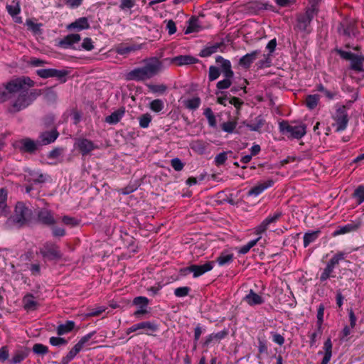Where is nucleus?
<instances>
[{"mask_svg":"<svg viewBox=\"0 0 364 364\" xmlns=\"http://www.w3.org/2000/svg\"><path fill=\"white\" fill-rule=\"evenodd\" d=\"M149 107L152 111L159 112L164 109V103L160 99L154 100L150 102Z\"/></svg>","mask_w":364,"mask_h":364,"instance_id":"49","label":"nucleus"},{"mask_svg":"<svg viewBox=\"0 0 364 364\" xmlns=\"http://www.w3.org/2000/svg\"><path fill=\"white\" fill-rule=\"evenodd\" d=\"M23 308L26 311H35L38 306V303L35 300V298L33 294H26L22 300Z\"/></svg>","mask_w":364,"mask_h":364,"instance_id":"28","label":"nucleus"},{"mask_svg":"<svg viewBox=\"0 0 364 364\" xmlns=\"http://www.w3.org/2000/svg\"><path fill=\"white\" fill-rule=\"evenodd\" d=\"M124 114V109H119L112 112L110 115L106 117L105 122L109 124H115L121 120Z\"/></svg>","mask_w":364,"mask_h":364,"instance_id":"32","label":"nucleus"},{"mask_svg":"<svg viewBox=\"0 0 364 364\" xmlns=\"http://www.w3.org/2000/svg\"><path fill=\"white\" fill-rule=\"evenodd\" d=\"M58 135L59 134L56 129L42 132L39 135V139L38 140L39 146L48 145L54 142Z\"/></svg>","mask_w":364,"mask_h":364,"instance_id":"16","label":"nucleus"},{"mask_svg":"<svg viewBox=\"0 0 364 364\" xmlns=\"http://www.w3.org/2000/svg\"><path fill=\"white\" fill-rule=\"evenodd\" d=\"M80 39L81 37L80 34H68L58 41V46L65 49L73 48V46L78 43L80 41Z\"/></svg>","mask_w":364,"mask_h":364,"instance_id":"15","label":"nucleus"},{"mask_svg":"<svg viewBox=\"0 0 364 364\" xmlns=\"http://www.w3.org/2000/svg\"><path fill=\"white\" fill-rule=\"evenodd\" d=\"M34 85V82L28 77L22 76L13 79L0 87V103L11 101L10 112H20L41 95V90H28Z\"/></svg>","mask_w":364,"mask_h":364,"instance_id":"1","label":"nucleus"},{"mask_svg":"<svg viewBox=\"0 0 364 364\" xmlns=\"http://www.w3.org/2000/svg\"><path fill=\"white\" fill-rule=\"evenodd\" d=\"M171 165L172 168L176 171H181L184 167V164L178 158H174L171 160Z\"/></svg>","mask_w":364,"mask_h":364,"instance_id":"58","label":"nucleus"},{"mask_svg":"<svg viewBox=\"0 0 364 364\" xmlns=\"http://www.w3.org/2000/svg\"><path fill=\"white\" fill-rule=\"evenodd\" d=\"M215 61L218 64H220L221 72L225 77H233L234 73L232 70L231 63L229 60L218 55L216 57Z\"/></svg>","mask_w":364,"mask_h":364,"instance_id":"18","label":"nucleus"},{"mask_svg":"<svg viewBox=\"0 0 364 364\" xmlns=\"http://www.w3.org/2000/svg\"><path fill=\"white\" fill-rule=\"evenodd\" d=\"M75 145L77 146V148L80 151L82 155L88 154L90 151H92L96 148L93 142L87 139H77L75 142Z\"/></svg>","mask_w":364,"mask_h":364,"instance_id":"21","label":"nucleus"},{"mask_svg":"<svg viewBox=\"0 0 364 364\" xmlns=\"http://www.w3.org/2000/svg\"><path fill=\"white\" fill-rule=\"evenodd\" d=\"M232 151H223V152H221L220 154H218V155H216V156L215 157V159H214V162H215V164L217 166H220L221 165H223L226 160L228 159V154H231Z\"/></svg>","mask_w":364,"mask_h":364,"instance_id":"48","label":"nucleus"},{"mask_svg":"<svg viewBox=\"0 0 364 364\" xmlns=\"http://www.w3.org/2000/svg\"><path fill=\"white\" fill-rule=\"evenodd\" d=\"M147 87L149 90V91L152 92L153 93L163 94L167 90V87L163 84H161V85L149 84V85H147Z\"/></svg>","mask_w":364,"mask_h":364,"instance_id":"51","label":"nucleus"},{"mask_svg":"<svg viewBox=\"0 0 364 364\" xmlns=\"http://www.w3.org/2000/svg\"><path fill=\"white\" fill-rule=\"evenodd\" d=\"M7 191L5 188L0 189V212L1 214L6 215L9 213L7 206Z\"/></svg>","mask_w":364,"mask_h":364,"instance_id":"34","label":"nucleus"},{"mask_svg":"<svg viewBox=\"0 0 364 364\" xmlns=\"http://www.w3.org/2000/svg\"><path fill=\"white\" fill-rule=\"evenodd\" d=\"M39 221L46 225H52L55 223V220L51 212L47 209H41L38 213Z\"/></svg>","mask_w":364,"mask_h":364,"instance_id":"27","label":"nucleus"},{"mask_svg":"<svg viewBox=\"0 0 364 364\" xmlns=\"http://www.w3.org/2000/svg\"><path fill=\"white\" fill-rule=\"evenodd\" d=\"M316 14L317 9L315 6L308 7L304 13L297 16L295 28L306 33H311V23Z\"/></svg>","mask_w":364,"mask_h":364,"instance_id":"3","label":"nucleus"},{"mask_svg":"<svg viewBox=\"0 0 364 364\" xmlns=\"http://www.w3.org/2000/svg\"><path fill=\"white\" fill-rule=\"evenodd\" d=\"M32 350H33V353H35L38 355H41V356L45 355L49 351L48 346H46L42 343L34 344L32 348Z\"/></svg>","mask_w":364,"mask_h":364,"instance_id":"44","label":"nucleus"},{"mask_svg":"<svg viewBox=\"0 0 364 364\" xmlns=\"http://www.w3.org/2000/svg\"><path fill=\"white\" fill-rule=\"evenodd\" d=\"M62 221L65 225H70L72 227L75 226L78 224L77 220H76L75 218L70 217L68 215L63 217Z\"/></svg>","mask_w":364,"mask_h":364,"instance_id":"62","label":"nucleus"},{"mask_svg":"<svg viewBox=\"0 0 364 364\" xmlns=\"http://www.w3.org/2000/svg\"><path fill=\"white\" fill-rule=\"evenodd\" d=\"M231 78L232 77H225L223 80L218 81L216 85L217 88L219 90H225L229 88L232 84Z\"/></svg>","mask_w":364,"mask_h":364,"instance_id":"57","label":"nucleus"},{"mask_svg":"<svg viewBox=\"0 0 364 364\" xmlns=\"http://www.w3.org/2000/svg\"><path fill=\"white\" fill-rule=\"evenodd\" d=\"M134 6V0H121L120 9L122 10L130 9Z\"/></svg>","mask_w":364,"mask_h":364,"instance_id":"64","label":"nucleus"},{"mask_svg":"<svg viewBox=\"0 0 364 364\" xmlns=\"http://www.w3.org/2000/svg\"><path fill=\"white\" fill-rule=\"evenodd\" d=\"M349 320H350V327L345 326L342 331L343 337H346L350 333V328H353L355 326L356 323V317L355 314L352 309L348 311Z\"/></svg>","mask_w":364,"mask_h":364,"instance_id":"36","label":"nucleus"},{"mask_svg":"<svg viewBox=\"0 0 364 364\" xmlns=\"http://www.w3.org/2000/svg\"><path fill=\"white\" fill-rule=\"evenodd\" d=\"M361 225L360 221H353L343 226H339L336 230L333 233V236L343 235L356 231Z\"/></svg>","mask_w":364,"mask_h":364,"instance_id":"19","label":"nucleus"},{"mask_svg":"<svg viewBox=\"0 0 364 364\" xmlns=\"http://www.w3.org/2000/svg\"><path fill=\"white\" fill-rule=\"evenodd\" d=\"M266 120L262 115H259L255 119L250 120L245 124V127L250 131L260 132L261 129L264 126Z\"/></svg>","mask_w":364,"mask_h":364,"instance_id":"25","label":"nucleus"},{"mask_svg":"<svg viewBox=\"0 0 364 364\" xmlns=\"http://www.w3.org/2000/svg\"><path fill=\"white\" fill-rule=\"evenodd\" d=\"M320 230H316L311 232H306L304 235V246L308 247L311 243L314 242L319 236Z\"/></svg>","mask_w":364,"mask_h":364,"instance_id":"37","label":"nucleus"},{"mask_svg":"<svg viewBox=\"0 0 364 364\" xmlns=\"http://www.w3.org/2000/svg\"><path fill=\"white\" fill-rule=\"evenodd\" d=\"M220 75V68L211 65L209 68V72H208V79L210 81H214L216 79L219 77Z\"/></svg>","mask_w":364,"mask_h":364,"instance_id":"52","label":"nucleus"},{"mask_svg":"<svg viewBox=\"0 0 364 364\" xmlns=\"http://www.w3.org/2000/svg\"><path fill=\"white\" fill-rule=\"evenodd\" d=\"M191 149L199 154H203L207 149V144L202 141H195L191 144Z\"/></svg>","mask_w":364,"mask_h":364,"instance_id":"42","label":"nucleus"},{"mask_svg":"<svg viewBox=\"0 0 364 364\" xmlns=\"http://www.w3.org/2000/svg\"><path fill=\"white\" fill-rule=\"evenodd\" d=\"M38 146V141H35L30 138H23L16 142V148L25 153L33 154Z\"/></svg>","mask_w":364,"mask_h":364,"instance_id":"14","label":"nucleus"},{"mask_svg":"<svg viewBox=\"0 0 364 364\" xmlns=\"http://www.w3.org/2000/svg\"><path fill=\"white\" fill-rule=\"evenodd\" d=\"M274 184V181L272 180H267L264 182H262L257 186L252 187L248 191V196H257L261 194L264 190L272 186Z\"/></svg>","mask_w":364,"mask_h":364,"instance_id":"26","label":"nucleus"},{"mask_svg":"<svg viewBox=\"0 0 364 364\" xmlns=\"http://www.w3.org/2000/svg\"><path fill=\"white\" fill-rule=\"evenodd\" d=\"M191 288L188 287H181L174 290V294L177 297H184L189 294Z\"/></svg>","mask_w":364,"mask_h":364,"instance_id":"54","label":"nucleus"},{"mask_svg":"<svg viewBox=\"0 0 364 364\" xmlns=\"http://www.w3.org/2000/svg\"><path fill=\"white\" fill-rule=\"evenodd\" d=\"M282 213L280 211L275 212L272 215H269L262 223L255 228V233L257 235H262L272 225H274L281 218Z\"/></svg>","mask_w":364,"mask_h":364,"instance_id":"10","label":"nucleus"},{"mask_svg":"<svg viewBox=\"0 0 364 364\" xmlns=\"http://www.w3.org/2000/svg\"><path fill=\"white\" fill-rule=\"evenodd\" d=\"M95 334V331H92L84 336H82L80 341L77 343V344L83 349L85 347L88 346L90 345V341L93 337V336Z\"/></svg>","mask_w":364,"mask_h":364,"instance_id":"47","label":"nucleus"},{"mask_svg":"<svg viewBox=\"0 0 364 364\" xmlns=\"http://www.w3.org/2000/svg\"><path fill=\"white\" fill-rule=\"evenodd\" d=\"M203 114L207 118L209 125L212 127H215L216 126V119L212 109L209 107L206 108Z\"/></svg>","mask_w":364,"mask_h":364,"instance_id":"50","label":"nucleus"},{"mask_svg":"<svg viewBox=\"0 0 364 364\" xmlns=\"http://www.w3.org/2000/svg\"><path fill=\"white\" fill-rule=\"evenodd\" d=\"M222 47H225L223 41L215 43H208L200 50L199 55L203 58L210 56L212 54L218 52Z\"/></svg>","mask_w":364,"mask_h":364,"instance_id":"22","label":"nucleus"},{"mask_svg":"<svg viewBox=\"0 0 364 364\" xmlns=\"http://www.w3.org/2000/svg\"><path fill=\"white\" fill-rule=\"evenodd\" d=\"M82 349L76 343L68 354L61 359V364H68Z\"/></svg>","mask_w":364,"mask_h":364,"instance_id":"33","label":"nucleus"},{"mask_svg":"<svg viewBox=\"0 0 364 364\" xmlns=\"http://www.w3.org/2000/svg\"><path fill=\"white\" fill-rule=\"evenodd\" d=\"M233 260V254L222 252L217 258V262L220 266H225L231 263Z\"/></svg>","mask_w":364,"mask_h":364,"instance_id":"40","label":"nucleus"},{"mask_svg":"<svg viewBox=\"0 0 364 364\" xmlns=\"http://www.w3.org/2000/svg\"><path fill=\"white\" fill-rule=\"evenodd\" d=\"M243 301L251 306L260 305L264 302L263 297L252 289H250L249 293L243 298Z\"/></svg>","mask_w":364,"mask_h":364,"instance_id":"24","label":"nucleus"},{"mask_svg":"<svg viewBox=\"0 0 364 364\" xmlns=\"http://www.w3.org/2000/svg\"><path fill=\"white\" fill-rule=\"evenodd\" d=\"M40 253L44 258L49 260L57 259L61 257L58 247L51 242H46L43 247L40 248Z\"/></svg>","mask_w":364,"mask_h":364,"instance_id":"11","label":"nucleus"},{"mask_svg":"<svg viewBox=\"0 0 364 364\" xmlns=\"http://www.w3.org/2000/svg\"><path fill=\"white\" fill-rule=\"evenodd\" d=\"M214 264L215 262L209 261L201 265L191 264L188 267L181 269L180 273L183 276H187L190 273H192L193 277L194 278H197L212 270L214 267Z\"/></svg>","mask_w":364,"mask_h":364,"instance_id":"7","label":"nucleus"},{"mask_svg":"<svg viewBox=\"0 0 364 364\" xmlns=\"http://www.w3.org/2000/svg\"><path fill=\"white\" fill-rule=\"evenodd\" d=\"M49 343L53 346H60L67 345L68 341L62 337L52 336L49 338Z\"/></svg>","mask_w":364,"mask_h":364,"instance_id":"53","label":"nucleus"},{"mask_svg":"<svg viewBox=\"0 0 364 364\" xmlns=\"http://www.w3.org/2000/svg\"><path fill=\"white\" fill-rule=\"evenodd\" d=\"M346 255L347 254L344 252H338L328 261L319 277L321 282L331 277H335L333 274L335 268L339 264L340 262L346 259Z\"/></svg>","mask_w":364,"mask_h":364,"instance_id":"5","label":"nucleus"},{"mask_svg":"<svg viewBox=\"0 0 364 364\" xmlns=\"http://www.w3.org/2000/svg\"><path fill=\"white\" fill-rule=\"evenodd\" d=\"M333 119L335 121L333 125L336 127V132H342L346 129L349 119L345 105L340 106L336 109Z\"/></svg>","mask_w":364,"mask_h":364,"instance_id":"9","label":"nucleus"},{"mask_svg":"<svg viewBox=\"0 0 364 364\" xmlns=\"http://www.w3.org/2000/svg\"><path fill=\"white\" fill-rule=\"evenodd\" d=\"M32 210L23 202H18L15 206L14 215L8 220L19 226L26 224L31 219Z\"/></svg>","mask_w":364,"mask_h":364,"instance_id":"4","label":"nucleus"},{"mask_svg":"<svg viewBox=\"0 0 364 364\" xmlns=\"http://www.w3.org/2000/svg\"><path fill=\"white\" fill-rule=\"evenodd\" d=\"M28 355V352L26 349L18 350L15 352L11 359L9 360L11 364H18L22 362Z\"/></svg>","mask_w":364,"mask_h":364,"instance_id":"35","label":"nucleus"},{"mask_svg":"<svg viewBox=\"0 0 364 364\" xmlns=\"http://www.w3.org/2000/svg\"><path fill=\"white\" fill-rule=\"evenodd\" d=\"M333 344L331 338L326 339L323 343V350L318 352V355H323V357L321 364H328L332 357Z\"/></svg>","mask_w":364,"mask_h":364,"instance_id":"17","label":"nucleus"},{"mask_svg":"<svg viewBox=\"0 0 364 364\" xmlns=\"http://www.w3.org/2000/svg\"><path fill=\"white\" fill-rule=\"evenodd\" d=\"M6 10H7L8 13L12 16H16L17 14H18L21 11L19 6L18 4L16 6L7 5Z\"/></svg>","mask_w":364,"mask_h":364,"instance_id":"63","label":"nucleus"},{"mask_svg":"<svg viewBox=\"0 0 364 364\" xmlns=\"http://www.w3.org/2000/svg\"><path fill=\"white\" fill-rule=\"evenodd\" d=\"M222 129L228 133H232L236 127V122L229 121L222 124Z\"/></svg>","mask_w":364,"mask_h":364,"instance_id":"59","label":"nucleus"},{"mask_svg":"<svg viewBox=\"0 0 364 364\" xmlns=\"http://www.w3.org/2000/svg\"><path fill=\"white\" fill-rule=\"evenodd\" d=\"M200 25L197 18H192L188 21V26L186 29L185 33L188 34L199 31Z\"/></svg>","mask_w":364,"mask_h":364,"instance_id":"43","label":"nucleus"},{"mask_svg":"<svg viewBox=\"0 0 364 364\" xmlns=\"http://www.w3.org/2000/svg\"><path fill=\"white\" fill-rule=\"evenodd\" d=\"M89 28L90 23L86 17L79 18L67 26V28L69 30L76 29L77 31H82Z\"/></svg>","mask_w":364,"mask_h":364,"instance_id":"29","label":"nucleus"},{"mask_svg":"<svg viewBox=\"0 0 364 364\" xmlns=\"http://www.w3.org/2000/svg\"><path fill=\"white\" fill-rule=\"evenodd\" d=\"M133 305L136 306L137 309L134 312V316L137 318H141L142 315L149 313L148 305L149 300L145 296H136L133 299Z\"/></svg>","mask_w":364,"mask_h":364,"instance_id":"13","label":"nucleus"},{"mask_svg":"<svg viewBox=\"0 0 364 364\" xmlns=\"http://www.w3.org/2000/svg\"><path fill=\"white\" fill-rule=\"evenodd\" d=\"M258 351L261 354H267L268 353V347L267 342L264 339L258 338Z\"/></svg>","mask_w":364,"mask_h":364,"instance_id":"61","label":"nucleus"},{"mask_svg":"<svg viewBox=\"0 0 364 364\" xmlns=\"http://www.w3.org/2000/svg\"><path fill=\"white\" fill-rule=\"evenodd\" d=\"M338 31L341 35L343 36H355L354 26L353 23L348 21L341 22L338 27Z\"/></svg>","mask_w":364,"mask_h":364,"instance_id":"30","label":"nucleus"},{"mask_svg":"<svg viewBox=\"0 0 364 364\" xmlns=\"http://www.w3.org/2000/svg\"><path fill=\"white\" fill-rule=\"evenodd\" d=\"M270 334L272 336V341L274 343H277L279 346H282L284 343L285 339L282 335H281L275 331H271Z\"/></svg>","mask_w":364,"mask_h":364,"instance_id":"55","label":"nucleus"},{"mask_svg":"<svg viewBox=\"0 0 364 364\" xmlns=\"http://www.w3.org/2000/svg\"><path fill=\"white\" fill-rule=\"evenodd\" d=\"M259 53V50H254L243 55L239 60V65L245 69L250 68L253 62L257 59Z\"/></svg>","mask_w":364,"mask_h":364,"instance_id":"23","label":"nucleus"},{"mask_svg":"<svg viewBox=\"0 0 364 364\" xmlns=\"http://www.w3.org/2000/svg\"><path fill=\"white\" fill-rule=\"evenodd\" d=\"M81 48L87 51L92 50L94 48L92 40L90 38H84Z\"/></svg>","mask_w":364,"mask_h":364,"instance_id":"60","label":"nucleus"},{"mask_svg":"<svg viewBox=\"0 0 364 364\" xmlns=\"http://www.w3.org/2000/svg\"><path fill=\"white\" fill-rule=\"evenodd\" d=\"M151 120L152 117L149 113L143 114L139 117L140 127L143 129L149 127Z\"/></svg>","mask_w":364,"mask_h":364,"instance_id":"45","label":"nucleus"},{"mask_svg":"<svg viewBox=\"0 0 364 364\" xmlns=\"http://www.w3.org/2000/svg\"><path fill=\"white\" fill-rule=\"evenodd\" d=\"M320 100L318 95H307L305 100L306 106L309 109H314L318 105Z\"/></svg>","mask_w":364,"mask_h":364,"instance_id":"39","label":"nucleus"},{"mask_svg":"<svg viewBox=\"0 0 364 364\" xmlns=\"http://www.w3.org/2000/svg\"><path fill=\"white\" fill-rule=\"evenodd\" d=\"M136 327L138 331H142L139 332L138 334L151 335V332H155L159 329V326L154 321H142L136 323Z\"/></svg>","mask_w":364,"mask_h":364,"instance_id":"20","label":"nucleus"},{"mask_svg":"<svg viewBox=\"0 0 364 364\" xmlns=\"http://www.w3.org/2000/svg\"><path fill=\"white\" fill-rule=\"evenodd\" d=\"M75 326V323L73 321H67L65 323L58 326L56 332L58 336H63L71 332Z\"/></svg>","mask_w":364,"mask_h":364,"instance_id":"31","label":"nucleus"},{"mask_svg":"<svg viewBox=\"0 0 364 364\" xmlns=\"http://www.w3.org/2000/svg\"><path fill=\"white\" fill-rule=\"evenodd\" d=\"M279 129L280 132L289 134V136L297 139L302 138L306 133V127L303 123L293 125L289 124L287 121L283 120L279 122Z\"/></svg>","mask_w":364,"mask_h":364,"instance_id":"6","label":"nucleus"},{"mask_svg":"<svg viewBox=\"0 0 364 364\" xmlns=\"http://www.w3.org/2000/svg\"><path fill=\"white\" fill-rule=\"evenodd\" d=\"M200 105V100L199 97H193L192 99L188 100L186 102V106L187 108L190 109H196Z\"/></svg>","mask_w":364,"mask_h":364,"instance_id":"56","label":"nucleus"},{"mask_svg":"<svg viewBox=\"0 0 364 364\" xmlns=\"http://www.w3.org/2000/svg\"><path fill=\"white\" fill-rule=\"evenodd\" d=\"M37 75L44 79L49 77H56L65 82V76L68 74L65 70H57L53 68L39 69L36 70Z\"/></svg>","mask_w":364,"mask_h":364,"instance_id":"12","label":"nucleus"},{"mask_svg":"<svg viewBox=\"0 0 364 364\" xmlns=\"http://www.w3.org/2000/svg\"><path fill=\"white\" fill-rule=\"evenodd\" d=\"M316 90L318 92H322L323 95L328 100H333L338 95V92H331L330 90H328L322 84L317 85Z\"/></svg>","mask_w":364,"mask_h":364,"instance_id":"41","label":"nucleus"},{"mask_svg":"<svg viewBox=\"0 0 364 364\" xmlns=\"http://www.w3.org/2000/svg\"><path fill=\"white\" fill-rule=\"evenodd\" d=\"M337 52L342 58L350 61V68L352 70L358 72L363 70V63L364 61L363 55L342 50H338Z\"/></svg>","mask_w":364,"mask_h":364,"instance_id":"8","label":"nucleus"},{"mask_svg":"<svg viewBox=\"0 0 364 364\" xmlns=\"http://www.w3.org/2000/svg\"><path fill=\"white\" fill-rule=\"evenodd\" d=\"M324 309L325 306L323 304H319L317 309V329L320 334H322L323 328L322 324L323 322V315H324Z\"/></svg>","mask_w":364,"mask_h":364,"instance_id":"38","label":"nucleus"},{"mask_svg":"<svg viewBox=\"0 0 364 364\" xmlns=\"http://www.w3.org/2000/svg\"><path fill=\"white\" fill-rule=\"evenodd\" d=\"M198 60L191 55H178L174 58H166L163 60H159L156 57L150 58L145 60V64L142 67L136 68L129 71L126 75L127 80L144 81L156 75L163 70L165 67L164 64L168 65L173 63L177 65H186L195 64Z\"/></svg>","mask_w":364,"mask_h":364,"instance_id":"2","label":"nucleus"},{"mask_svg":"<svg viewBox=\"0 0 364 364\" xmlns=\"http://www.w3.org/2000/svg\"><path fill=\"white\" fill-rule=\"evenodd\" d=\"M353 198L356 200L358 204L364 202V186H359L353 193Z\"/></svg>","mask_w":364,"mask_h":364,"instance_id":"46","label":"nucleus"}]
</instances>
